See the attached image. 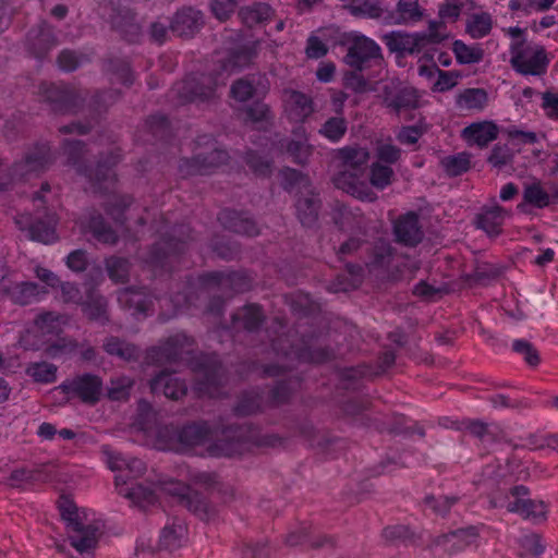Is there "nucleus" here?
Wrapping results in <instances>:
<instances>
[{"label":"nucleus","instance_id":"f257e3e1","mask_svg":"<svg viewBox=\"0 0 558 558\" xmlns=\"http://www.w3.org/2000/svg\"><path fill=\"white\" fill-rule=\"evenodd\" d=\"M246 427H229L215 437L206 423L186 425L181 429L162 426L156 432L154 447L162 451L194 452L211 457H234L242 454L252 442Z\"/></svg>","mask_w":558,"mask_h":558},{"label":"nucleus","instance_id":"f03ea898","mask_svg":"<svg viewBox=\"0 0 558 558\" xmlns=\"http://www.w3.org/2000/svg\"><path fill=\"white\" fill-rule=\"evenodd\" d=\"M165 362H185L196 376L194 390L199 397L218 398L222 395L223 371L216 355H193V341L184 333H175L163 345L153 350Z\"/></svg>","mask_w":558,"mask_h":558},{"label":"nucleus","instance_id":"7ed1b4c3","mask_svg":"<svg viewBox=\"0 0 558 558\" xmlns=\"http://www.w3.org/2000/svg\"><path fill=\"white\" fill-rule=\"evenodd\" d=\"M59 511L66 524L68 538L71 546L81 555H89L97 547L100 537V523L94 513L78 509L68 497L59 500Z\"/></svg>","mask_w":558,"mask_h":558},{"label":"nucleus","instance_id":"20e7f679","mask_svg":"<svg viewBox=\"0 0 558 558\" xmlns=\"http://www.w3.org/2000/svg\"><path fill=\"white\" fill-rule=\"evenodd\" d=\"M101 454L104 462L111 471L120 472L116 475V486L120 495L141 506L155 501L154 493L142 485L125 487L128 478L137 477L145 472V463L141 459L128 457L110 446H102Z\"/></svg>","mask_w":558,"mask_h":558},{"label":"nucleus","instance_id":"39448f33","mask_svg":"<svg viewBox=\"0 0 558 558\" xmlns=\"http://www.w3.org/2000/svg\"><path fill=\"white\" fill-rule=\"evenodd\" d=\"M349 2L345 9L355 17L374 19L388 25L415 24L423 19L424 11L418 2Z\"/></svg>","mask_w":558,"mask_h":558},{"label":"nucleus","instance_id":"423d86ee","mask_svg":"<svg viewBox=\"0 0 558 558\" xmlns=\"http://www.w3.org/2000/svg\"><path fill=\"white\" fill-rule=\"evenodd\" d=\"M51 162L52 156L47 144H38L29 148L24 157L12 166L10 171L4 169L0 162V191L5 190L14 182L39 175L48 169Z\"/></svg>","mask_w":558,"mask_h":558},{"label":"nucleus","instance_id":"0eeeda50","mask_svg":"<svg viewBox=\"0 0 558 558\" xmlns=\"http://www.w3.org/2000/svg\"><path fill=\"white\" fill-rule=\"evenodd\" d=\"M283 187L300 196L296 199V214L303 226L312 227L318 217L319 201L315 196L310 179L301 172L287 168L281 171Z\"/></svg>","mask_w":558,"mask_h":558},{"label":"nucleus","instance_id":"6e6552de","mask_svg":"<svg viewBox=\"0 0 558 558\" xmlns=\"http://www.w3.org/2000/svg\"><path fill=\"white\" fill-rule=\"evenodd\" d=\"M549 60L545 49L537 44L512 41L510 45V64L522 75L541 76L546 73Z\"/></svg>","mask_w":558,"mask_h":558},{"label":"nucleus","instance_id":"1a4fd4ad","mask_svg":"<svg viewBox=\"0 0 558 558\" xmlns=\"http://www.w3.org/2000/svg\"><path fill=\"white\" fill-rule=\"evenodd\" d=\"M428 37L422 32L405 33L390 32L384 36V43L389 51L401 57L421 54L420 61L423 59H432L434 47H428Z\"/></svg>","mask_w":558,"mask_h":558},{"label":"nucleus","instance_id":"9d476101","mask_svg":"<svg viewBox=\"0 0 558 558\" xmlns=\"http://www.w3.org/2000/svg\"><path fill=\"white\" fill-rule=\"evenodd\" d=\"M66 319L64 316L54 313H45L39 315L32 328L27 330L20 339V343L25 349H39L40 345L45 344L47 340L44 338L47 336H58Z\"/></svg>","mask_w":558,"mask_h":558},{"label":"nucleus","instance_id":"9b49d317","mask_svg":"<svg viewBox=\"0 0 558 558\" xmlns=\"http://www.w3.org/2000/svg\"><path fill=\"white\" fill-rule=\"evenodd\" d=\"M58 389L84 403L95 404L102 395L104 384L99 376L85 373L63 381Z\"/></svg>","mask_w":558,"mask_h":558},{"label":"nucleus","instance_id":"f8f14e48","mask_svg":"<svg viewBox=\"0 0 558 558\" xmlns=\"http://www.w3.org/2000/svg\"><path fill=\"white\" fill-rule=\"evenodd\" d=\"M379 60H381V49L375 40L364 35H353L348 52L343 58L347 65L363 71L372 61Z\"/></svg>","mask_w":558,"mask_h":558},{"label":"nucleus","instance_id":"ddd939ff","mask_svg":"<svg viewBox=\"0 0 558 558\" xmlns=\"http://www.w3.org/2000/svg\"><path fill=\"white\" fill-rule=\"evenodd\" d=\"M218 85V80L210 76H202L199 81L187 77L178 84L174 90L182 101H205L215 97Z\"/></svg>","mask_w":558,"mask_h":558},{"label":"nucleus","instance_id":"4468645a","mask_svg":"<svg viewBox=\"0 0 558 558\" xmlns=\"http://www.w3.org/2000/svg\"><path fill=\"white\" fill-rule=\"evenodd\" d=\"M227 160V151L213 146L210 150L206 153H198L192 159L182 160L180 172L182 175L207 174Z\"/></svg>","mask_w":558,"mask_h":558},{"label":"nucleus","instance_id":"2eb2a0df","mask_svg":"<svg viewBox=\"0 0 558 558\" xmlns=\"http://www.w3.org/2000/svg\"><path fill=\"white\" fill-rule=\"evenodd\" d=\"M46 220L38 218L35 222H31L28 214L20 215L15 218V223L21 230H27L32 240L50 244L57 241L56 233L57 218L52 214L45 215Z\"/></svg>","mask_w":558,"mask_h":558},{"label":"nucleus","instance_id":"dca6fc26","mask_svg":"<svg viewBox=\"0 0 558 558\" xmlns=\"http://www.w3.org/2000/svg\"><path fill=\"white\" fill-rule=\"evenodd\" d=\"M363 174L350 169H342L333 178V184L337 189L354 196L361 201L373 202L377 198L376 193L362 179Z\"/></svg>","mask_w":558,"mask_h":558},{"label":"nucleus","instance_id":"f3484780","mask_svg":"<svg viewBox=\"0 0 558 558\" xmlns=\"http://www.w3.org/2000/svg\"><path fill=\"white\" fill-rule=\"evenodd\" d=\"M120 155L112 153L111 156L97 163L94 170L87 171L78 166L77 171L83 173L92 183L93 187L98 191H109L116 184V173L113 166L118 163Z\"/></svg>","mask_w":558,"mask_h":558},{"label":"nucleus","instance_id":"a211bd4d","mask_svg":"<svg viewBox=\"0 0 558 558\" xmlns=\"http://www.w3.org/2000/svg\"><path fill=\"white\" fill-rule=\"evenodd\" d=\"M41 293L37 283L34 282H14L9 277L0 279V298L8 296L14 303L22 305L36 301Z\"/></svg>","mask_w":558,"mask_h":558},{"label":"nucleus","instance_id":"6ab92c4d","mask_svg":"<svg viewBox=\"0 0 558 558\" xmlns=\"http://www.w3.org/2000/svg\"><path fill=\"white\" fill-rule=\"evenodd\" d=\"M163 492L178 497L191 511L203 517L207 515L208 505L204 498L182 482L169 481L162 485Z\"/></svg>","mask_w":558,"mask_h":558},{"label":"nucleus","instance_id":"aec40b11","mask_svg":"<svg viewBox=\"0 0 558 558\" xmlns=\"http://www.w3.org/2000/svg\"><path fill=\"white\" fill-rule=\"evenodd\" d=\"M499 129L493 121L473 122L462 130V137L469 145L485 147L498 136Z\"/></svg>","mask_w":558,"mask_h":558},{"label":"nucleus","instance_id":"412c9836","mask_svg":"<svg viewBox=\"0 0 558 558\" xmlns=\"http://www.w3.org/2000/svg\"><path fill=\"white\" fill-rule=\"evenodd\" d=\"M284 110L294 122H303L314 111L312 99L303 93L289 90L284 94Z\"/></svg>","mask_w":558,"mask_h":558},{"label":"nucleus","instance_id":"4be33fe9","mask_svg":"<svg viewBox=\"0 0 558 558\" xmlns=\"http://www.w3.org/2000/svg\"><path fill=\"white\" fill-rule=\"evenodd\" d=\"M395 234L398 242L407 246H415L423 238V232L418 226V217L414 213H409L400 217L395 222Z\"/></svg>","mask_w":558,"mask_h":558},{"label":"nucleus","instance_id":"5701e85b","mask_svg":"<svg viewBox=\"0 0 558 558\" xmlns=\"http://www.w3.org/2000/svg\"><path fill=\"white\" fill-rule=\"evenodd\" d=\"M203 25V15L193 8H183L174 15L171 31L181 37L193 36Z\"/></svg>","mask_w":558,"mask_h":558},{"label":"nucleus","instance_id":"b1692460","mask_svg":"<svg viewBox=\"0 0 558 558\" xmlns=\"http://www.w3.org/2000/svg\"><path fill=\"white\" fill-rule=\"evenodd\" d=\"M478 533L476 527L469 526L439 536L436 545L442 546L449 553H458L476 543Z\"/></svg>","mask_w":558,"mask_h":558},{"label":"nucleus","instance_id":"393cba45","mask_svg":"<svg viewBox=\"0 0 558 558\" xmlns=\"http://www.w3.org/2000/svg\"><path fill=\"white\" fill-rule=\"evenodd\" d=\"M218 219L226 229L235 233L250 236L258 234L256 223L246 214L226 209L219 214Z\"/></svg>","mask_w":558,"mask_h":558},{"label":"nucleus","instance_id":"a878e982","mask_svg":"<svg viewBox=\"0 0 558 558\" xmlns=\"http://www.w3.org/2000/svg\"><path fill=\"white\" fill-rule=\"evenodd\" d=\"M509 216L501 206L495 205L484 208L476 217V225L484 230L489 236H496L501 232V227Z\"/></svg>","mask_w":558,"mask_h":558},{"label":"nucleus","instance_id":"bb28decb","mask_svg":"<svg viewBox=\"0 0 558 558\" xmlns=\"http://www.w3.org/2000/svg\"><path fill=\"white\" fill-rule=\"evenodd\" d=\"M282 339L274 340L272 348L279 354L281 353L286 357L293 360H300L304 362H314L322 363L330 359L331 354L323 349H313L310 347L306 348H295L291 347L289 350H286L282 344Z\"/></svg>","mask_w":558,"mask_h":558},{"label":"nucleus","instance_id":"cd10ccee","mask_svg":"<svg viewBox=\"0 0 558 558\" xmlns=\"http://www.w3.org/2000/svg\"><path fill=\"white\" fill-rule=\"evenodd\" d=\"M187 529L182 520L174 519L167 523L161 530L159 537V548L168 551L177 550L182 547L186 541Z\"/></svg>","mask_w":558,"mask_h":558},{"label":"nucleus","instance_id":"c85d7f7f","mask_svg":"<svg viewBox=\"0 0 558 558\" xmlns=\"http://www.w3.org/2000/svg\"><path fill=\"white\" fill-rule=\"evenodd\" d=\"M153 393H162L170 399H179L186 393V385L173 375L161 372L150 381Z\"/></svg>","mask_w":558,"mask_h":558},{"label":"nucleus","instance_id":"c756f323","mask_svg":"<svg viewBox=\"0 0 558 558\" xmlns=\"http://www.w3.org/2000/svg\"><path fill=\"white\" fill-rule=\"evenodd\" d=\"M27 44L33 53L40 58L57 45V40L49 25L44 22L38 29L28 33Z\"/></svg>","mask_w":558,"mask_h":558},{"label":"nucleus","instance_id":"7c9ffc66","mask_svg":"<svg viewBox=\"0 0 558 558\" xmlns=\"http://www.w3.org/2000/svg\"><path fill=\"white\" fill-rule=\"evenodd\" d=\"M118 302L123 308L132 311L133 315H146L151 300L142 289H123L118 294Z\"/></svg>","mask_w":558,"mask_h":558},{"label":"nucleus","instance_id":"2f4dec72","mask_svg":"<svg viewBox=\"0 0 558 558\" xmlns=\"http://www.w3.org/2000/svg\"><path fill=\"white\" fill-rule=\"evenodd\" d=\"M527 495L529 492L524 486H514L509 493L495 496L492 502L494 507L505 508L509 512L520 514Z\"/></svg>","mask_w":558,"mask_h":558},{"label":"nucleus","instance_id":"473e14b6","mask_svg":"<svg viewBox=\"0 0 558 558\" xmlns=\"http://www.w3.org/2000/svg\"><path fill=\"white\" fill-rule=\"evenodd\" d=\"M384 102L391 111L400 114L418 106V95L413 88H403L393 97L386 96Z\"/></svg>","mask_w":558,"mask_h":558},{"label":"nucleus","instance_id":"72a5a7b5","mask_svg":"<svg viewBox=\"0 0 558 558\" xmlns=\"http://www.w3.org/2000/svg\"><path fill=\"white\" fill-rule=\"evenodd\" d=\"M452 51L459 64H476L484 59V50L480 44L466 45L457 39L452 44Z\"/></svg>","mask_w":558,"mask_h":558},{"label":"nucleus","instance_id":"f704fd0d","mask_svg":"<svg viewBox=\"0 0 558 558\" xmlns=\"http://www.w3.org/2000/svg\"><path fill=\"white\" fill-rule=\"evenodd\" d=\"M294 135L296 138L287 143L286 151L293 161L304 163L311 155V146L307 143L304 128L298 126Z\"/></svg>","mask_w":558,"mask_h":558},{"label":"nucleus","instance_id":"c9c22d12","mask_svg":"<svg viewBox=\"0 0 558 558\" xmlns=\"http://www.w3.org/2000/svg\"><path fill=\"white\" fill-rule=\"evenodd\" d=\"M272 13L268 2H253L240 11L242 22L248 27L267 21Z\"/></svg>","mask_w":558,"mask_h":558},{"label":"nucleus","instance_id":"e433bc0d","mask_svg":"<svg viewBox=\"0 0 558 558\" xmlns=\"http://www.w3.org/2000/svg\"><path fill=\"white\" fill-rule=\"evenodd\" d=\"M263 319L260 307L257 305H247L233 315V327H242L245 330H255Z\"/></svg>","mask_w":558,"mask_h":558},{"label":"nucleus","instance_id":"4c0bfd02","mask_svg":"<svg viewBox=\"0 0 558 558\" xmlns=\"http://www.w3.org/2000/svg\"><path fill=\"white\" fill-rule=\"evenodd\" d=\"M487 104V93L482 88H468L457 97V106L462 110H482Z\"/></svg>","mask_w":558,"mask_h":558},{"label":"nucleus","instance_id":"58836bf2","mask_svg":"<svg viewBox=\"0 0 558 558\" xmlns=\"http://www.w3.org/2000/svg\"><path fill=\"white\" fill-rule=\"evenodd\" d=\"M263 77L260 75L253 76L251 80L248 78H240L236 82L233 83L231 87V96L235 100L240 102H244L248 100L256 92L257 86L260 85L262 88L265 90L266 85L262 84Z\"/></svg>","mask_w":558,"mask_h":558},{"label":"nucleus","instance_id":"ea45409f","mask_svg":"<svg viewBox=\"0 0 558 558\" xmlns=\"http://www.w3.org/2000/svg\"><path fill=\"white\" fill-rule=\"evenodd\" d=\"M185 242L177 239H168L158 243L156 252L150 257V263L154 265L163 266L165 259H171L174 255L183 252Z\"/></svg>","mask_w":558,"mask_h":558},{"label":"nucleus","instance_id":"a19ab883","mask_svg":"<svg viewBox=\"0 0 558 558\" xmlns=\"http://www.w3.org/2000/svg\"><path fill=\"white\" fill-rule=\"evenodd\" d=\"M343 159V169H350L363 174V166L367 162L369 154L367 149L361 147H347L341 149Z\"/></svg>","mask_w":558,"mask_h":558},{"label":"nucleus","instance_id":"79ce46f5","mask_svg":"<svg viewBox=\"0 0 558 558\" xmlns=\"http://www.w3.org/2000/svg\"><path fill=\"white\" fill-rule=\"evenodd\" d=\"M44 98L57 106L58 110H68L71 100V94L66 87L54 84H43L40 86Z\"/></svg>","mask_w":558,"mask_h":558},{"label":"nucleus","instance_id":"37998d69","mask_svg":"<svg viewBox=\"0 0 558 558\" xmlns=\"http://www.w3.org/2000/svg\"><path fill=\"white\" fill-rule=\"evenodd\" d=\"M348 130V122L341 116L329 118L319 129V134L332 143L339 142Z\"/></svg>","mask_w":558,"mask_h":558},{"label":"nucleus","instance_id":"c03bdc74","mask_svg":"<svg viewBox=\"0 0 558 558\" xmlns=\"http://www.w3.org/2000/svg\"><path fill=\"white\" fill-rule=\"evenodd\" d=\"M105 351L110 355L119 356L122 360L131 361L138 356V349L130 343L111 337L104 344Z\"/></svg>","mask_w":558,"mask_h":558},{"label":"nucleus","instance_id":"a18cd8bd","mask_svg":"<svg viewBox=\"0 0 558 558\" xmlns=\"http://www.w3.org/2000/svg\"><path fill=\"white\" fill-rule=\"evenodd\" d=\"M82 305L88 318L99 322L107 320V302L104 296L90 293Z\"/></svg>","mask_w":558,"mask_h":558},{"label":"nucleus","instance_id":"49530a36","mask_svg":"<svg viewBox=\"0 0 558 558\" xmlns=\"http://www.w3.org/2000/svg\"><path fill=\"white\" fill-rule=\"evenodd\" d=\"M57 366L48 362L33 363L26 368V374L37 383L50 384L57 378Z\"/></svg>","mask_w":558,"mask_h":558},{"label":"nucleus","instance_id":"de8ad7c7","mask_svg":"<svg viewBox=\"0 0 558 558\" xmlns=\"http://www.w3.org/2000/svg\"><path fill=\"white\" fill-rule=\"evenodd\" d=\"M393 170L389 165L373 162L369 170L371 184L379 190L386 189L392 182Z\"/></svg>","mask_w":558,"mask_h":558},{"label":"nucleus","instance_id":"09e8293b","mask_svg":"<svg viewBox=\"0 0 558 558\" xmlns=\"http://www.w3.org/2000/svg\"><path fill=\"white\" fill-rule=\"evenodd\" d=\"M471 165V156L468 153H459L442 158L441 166L446 172L451 175H460L468 171Z\"/></svg>","mask_w":558,"mask_h":558},{"label":"nucleus","instance_id":"8fccbe9b","mask_svg":"<svg viewBox=\"0 0 558 558\" xmlns=\"http://www.w3.org/2000/svg\"><path fill=\"white\" fill-rule=\"evenodd\" d=\"M87 228L99 242L112 244L117 240L116 231L108 227L100 216L90 217Z\"/></svg>","mask_w":558,"mask_h":558},{"label":"nucleus","instance_id":"3c124183","mask_svg":"<svg viewBox=\"0 0 558 558\" xmlns=\"http://www.w3.org/2000/svg\"><path fill=\"white\" fill-rule=\"evenodd\" d=\"M492 29V17L487 13L474 14L466 24V32L472 38L485 37Z\"/></svg>","mask_w":558,"mask_h":558},{"label":"nucleus","instance_id":"603ef678","mask_svg":"<svg viewBox=\"0 0 558 558\" xmlns=\"http://www.w3.org/2000/svg\"><path fill=\"white\" fill-rule=\"evenodd\" d=\"M343 85L344 87L357 94L374 90V87L372 86L371 82L363 76L362 71H359L356 69H352L344 72Z\"/></svg>","mask_w":558,"mask_h":558},{"label":"nucleus","instance_id":"864d4df0","mask_svg":"<svg viewBox=\"0 0 558 558\" xmlns=\"http://www.w3.org/2000/svg\"><path fill=\"white\" fill-rule=\"evenodd\" d=\"M523 198L525 203L537 208H544L550 204V195L539 183H533L525 186Z\"/></svg>","mask_w":558,"mask_h":558},{"label":"nucleus","instance_id":"5fc2aeb1","mask_svg":"<svg viewBox=\"0 0 558 558\" xmlns=\"http://www.w3.org/2000/svg\"><path fill=\"white\" fill-rule=\"evenodd\" d=\"M263 409V397L257 391H250L242 396L235 407V413L239 415H250Z\"/></svg>","mask_w":558,"mask_h":558},{"label":"nucleus","instance_id":"6e6d98bb","mask_svg":"<svg viewBox=\"0 0 558 558\" xmlns=\"http://www.w3.org/2000/svg\"><path fill=\"white\" fill-rule=\"evenodd\" d=\"M133 384V379L128 376L112 378L108 387V398L111 400L126 399Z\"/></svg>","mask_w":558,"mask_h":558},{"label":"nucleus","instance_id":"4d7b16f0","mask_svg":"<svg viewBox=\"0 0 558 558\" xmlns=\"http://www.w3.org/2000/svg\"><path fill=\"white\" fill-rule=\"evenodd\" d=\"M106 267L109 278L114 282H124L128 279L130 265L129 262L120 257H110L106 260Z\"/></svg>","mask_w":558,"mask_h":558},{"label":"nucleus","instance_id":"13d9d810","mask_svg":"<svg viewBox=\"0 0 558 558\" xmlns=\"http://www.w3.org/2000/svg\"><path fill=\"white\" fill-rule=\"evenodd\" d=\"M77 343L71 339L60 338L46 348L47 354L52 359H59L72 354Z\"/></svg>","mask_w":558,"mask_h":558},{"label":"nucleus","instance_id":"bf43d9fd","mask_svg":"<svg viewBox=\"0 0 558 558\" xmlns=\"http://www.w3.org/2000/svg\"><path fill=\"white\" fill-rule=\"evenodd\" d=\"M520 515L532 521H539L545 518L546 506L543 501L533 500L526 496Z\"/></svg>","mask_w":558,"mask_h":558},{"label":"nucleus","instance_id":"052dcab7","mask_svg":"<svg viewBox=\"0 0 558 558\" xmlns=\"http://www.w3.org/2000/svg\"><path fill=\"white\" fill-rule=\"evenodd\" d=\"M246 163L257 175L265 177L271 172L269 159L265 156H260L257 151L252 150L247 154Z\"/></svg>","mask_w":558,"mask_h":558},{"label":"nucleus","instance_id":"680f3d73","mask_svg":"<svg viewBox=\"0 0 558 558\" xmlns=\"http://www.w3.org/2000/svg\"><path fill=\"white\" fill-rule=\"evenodd\" d=\"M376 156L377 161L387 165L396 163L401 157V149L392 144L384 143L377 146Z\"/></svg>","mask_w":558,"mask_h":558},{"label":"nucleus","instance_id":"e2e57ef3","mask_svg":"<svg viewBox=\"0 0 558 558\" xmlns=\"http://www.w3.org/2000/svg\"><path fill=\"white\" fill-rule=\"evenodd\" d=\"M541 107L547 118L558 120V93L545 92L542 94Z\"/></svg>","mask_w":558,"mask_h":558},{"label":"nucleus","instance_id":"0e129e2a","mask_svg":"<svg viewBox=\"0 0 558 558\" xmlns=\"http://www.w3.org/2000/svg\"><path fill=\"white\" fill-rule=\"evenodd\" d=\"M459 74L453 71H442L439 69L434 89L437 92H446L453 88L458 84Z\"/></svg>","mask_w":558,"mask_h":558},{"label":"nucleus","instance_id":"69168bd1","mask_svg":"<svg viewBox=\"0 0 558 558\" xmlns=\"http://www.w3.org/2000/svg\"><path fill=\"white\" fill-rule=\"evenodd\" d=\"M512 348L515 352L523 355L525 362L531 366H535L539 362L536 350L526 341L515 340L513 341Z\"/></svg>","mask_w":558,"mask_h":558},{"label":"nucleus","instance_id":"338daca9","mask_svg":"<svg viewBox=\"0 0 558 558\" xmlns=\"http://www.w3.org/2000/svg\"><path fill=\"white\" fill-rule=\"evenodd\" d=\"M82 63L81 57L71 50H64L59 54L58 64L61 70L71 72L76 70Z\"/></svg>","mask_w":558,"mask_h":558},{"label":"nucleus","instance_id":"774afa93","mask_svg":"<svg viewBox=\"0 0 558 558\" xmlns=\"http://www.w3.org/2000/svg\"><path fill=\"white\" fill-rule=\"evenodd\" d=\"M328 47L317 36H310L306 45V56L311 59H319L326 56Z\"/></svg>","mask_w":558,"mask_h":558}]
</instances>
